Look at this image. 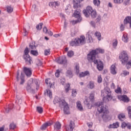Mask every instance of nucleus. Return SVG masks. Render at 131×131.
<instances>
[{
  "label": "nucleus",
  "instance_id": "obj_11",
  "mask_svg": "<svg viewBox=\"0 0 131 131\" xmlns=\"http://www.w3.org/2000/svg\"><path fill=\"white\" fill-rule=\"evenodd\" d=\"M74 127H75V124L73 121H71L69 125L66 126V129L67 131H73Z\"/></svg>",
  "mask_w": 131,
  "mask_h": 131
},
{
  "label": "nucleus",
  "instance_id": "obj_61",
  "mask_svg": "<svg viewBox=\"0 0 131 131\" xmlns=\"http://www.w3.org/2000/svg\"><path fill=\"white\" fill-rule=\"evenodd\" d=\"M101 20V16L98 15L96 18L97 22H100V20Z\"/></svg>",
  "mask_w": 131,
  "mask_h": 131
},
{
  "label": "nucleus",
  "instance_id": "obj_34",
  "mask_svg": "<svg viewBox=\"0 0 131 131\" xmlns=\"http://www.w3.org/2000/svg\"><path fill=\"white\" fill-rule=\"evenodd\" d=\"M49 5L50 7H56V6H59V4L58 3V2H50Z\"/></svg>",
  "mask_w": 131,
  "mask_h": 131
},
{
  "label": "nucleus",
  "instance_id": "obj_57",
  "mask_svg": "<svg viewBox=\"0 0 131 131\" xmlns=\"http://www.w3.org/2000/svg\"><path fill=\"white\" fill-rule=\"evenodd\" d=\"M113 46L114 48H115L117 46V41L116 40L113 43Z\"/></svg>",
  "mask_w": 131,
  "mask_h": 131
},
{
  "label": "nucleus",
  "instance_id": "obj_43",
  "mask_svg": "<svg viewBox=\"0 0 131 131\" xmlns=\"http://www.w3.org/2000/svg\"><path fill=\"white\" fill-rule=\"evenodd\" d=\"M7 11L8 13H12L13 12V8H12L11 6H7Z\"/></svg>",
  "mask_w": 131,
  "mask_h": 131
},
{
  "label": "nucleus",
  "instance_id": "obj_31",
  "mask_svg": "<svg viewBox=\"0 0 131 131\" xmlns=\"http://www.w3.org/2000/svg\"><path fill=\"white\" fill-rule=\"evenodd\" d=\"M81 20H82V18H77V20H72L71 22L72 23L73 25H75V24H77V23H79V22H81Z\"/></svg>",
  "mask_w": 131,
  "mask_h": 131
},
{
  "label": "nucleus",
  "instance_id": "obj_58",
  "mask_svg": "<svg viewBox=\"0 0 131 131\" xmlns=\"http://www.w3.org/2000/svg\"><path fill=\"white\" fill-rule=\"evenodd\" d=\"M127 124H126V123H125V122H123L122 123L121 127H122V128H124V127L127 126Z\"/></svg>",
  "mask_w": 131,
  "mask_h": 131
},
{
  "label": "nucleus",
  "instance_id": "obj_40",
  "mask_svg": "<svg viewBox=\"0 0 131 131\" xmlns=\"http://www.w3.org/2000/svg\"><path fill=\"white\" fill-rule=\"evenodd\" d=\"M43 25V24H42V23H39V24L36 26V29H37V30H41Z\"/></svg>",
  "mask_w": 131,
  "mask_h": 131
},
{
  "label": "nucleus",
  "instance_id": "obj_9",
  "mask_svg": "<svg viewBox=\"0 0 131 131\" xmlns=\"http://www.w3.org/2000/svg\"><path fill=\"white\" fill-rule=\"evenodd\" d=\"M61 103L62 106H63V112L64 114H70V110L68 104L66 103L65 100H61Z\"/></svg>",
  "mask_w": 131,
  "mask_h": 131
},
{
  "label": "nucleus",
  "instance_id": "obj_36",
  "mask_svg": "<svg viewBox=\"0 0 131 131\" xmlns=\"http://www.w3.org/2000/svg\"><path fill=\"white\" fill-rule=\"evenodd\" d=\"M65 92L66 93H68V92H69V90H70V84L68 83L67 84L65 87Z\"/></svg>",
  "mask_w": 131,
  "mask_h": 131
},
{
  "label": "nucleus",
  "instance_id": "obj_44",
  "mask_svg": "<svg viewBox=\"0 0 131 131\" xmlns=\"http://www.w3.org/2000/svg\"><path fill=\"white\" fill-rule=\"evenodd\" d=\"M31 54H32V55H33V56H37L38 55V52H37V51L31 50Z\"/></svg>",
  "mask_w": 131,
  "mask_h": 131
},
{
  "label": "nucleus",
  "instance_id": "obj_47",
  "mask_svg": "<svg viewBox=\"0 0 131 131\" xmlns=\"http://www.w3.org/2000/svg\"><path fill=\"white\" fill-rule=\"evenodd\" d=\"M9 126L10 129H14V128H16V125L13 123H11Z\"/></svg>",
  "mask_w": 131,
  "mask_h": 131
},
{
  "label": "nucleus",
  "instance_id": "obj_37",
  "mask_svg": "<svg viewBox=\"0 0 131 131\" xmlns=\"http://www.w3.org/2000/svg\"><path fill=\"white\" fill-rule=\"evenodd\" d=\"M95 36H97L98 40H101V33L99 32H96L95 33Z\"/></svg>",
  "mask_w": 131,
  "mask_h": 131
},
{
  "label": "nucleus",
  "instance_id": "obj_54",
  "mask_svg": "<svg viewBox=\"0 0 131 131\" xmlns=\"http://www.w3.org/2000/svg\"><path fill=\"white\" fill-rule=\"evenodd\" d=\"M127 111L128 112V114H131V106H128L127 107Z\"/></svg>",
  "mask_w": 131,
  "mask_h": 131
},
{
  "label": "nucleus",
  "instance_id": "obj_55",
  "mask_svg": "<svg viewBox=\"0 0 131 131\" xmlns=\"http://www.w3.org/2000/svg\"><path fill=\"white\" fill-rule=\"evenodd\" d=\"M115 92L117 94H118V93H121V89H120V88H118L116 90H115Z\"/></svg>",
  "mask_w": 131,
  "mask_h": 131
},
{
  "label": "nucleus",
  "instance_id": "obj_56",
  "mask_svg": "<svg viewBox=\"0 0 131 131\" xmlns=\"http://www.w3.org/2000/svg\"><path fill=\"white\" fill-rule=\"evenodd\" d=\"M32 10H33V11H37V8H36V5L35 4L33 5Z\"/></svg>",
  "mask_w": 131,
  "mask_h": 131
},
{
  "label": "nucleus",
  "instance_id": "obj_39",
  "mask_svg": "<svg viewBox=\"0 0 131 131\" xmlns=\"http://www.w3.org/2000/svg\"><path fill=\"white\" fill-rule=\"evenodd\" d=\"M122 40L124 42H127V41H128V38H127V36L123 35L122 37Z\"/></svg>",
  "mask_w": 131,
  "mask_h": 131
},
{
  "label": "nucleus",
  "instance_id": "obj_15",
  "mask_svg": "<svg viewBox=\"0 0 131 131\" xmlns=\"http://www.w3.org/2000/svg\"><path fill=\"white\" fill-rule=\"evenodd\" d=\"M23 57L27 64L29 63L30 65V64H31V63H32V59L31 58V57H30V56L24 55Z\"/></svg>",
  "mask_w": 131,
  "mask_h": 131
},
{
  "label": "nucleus",
  "instance_id": "obj_42",
  "mask_svg": "<svg viewBox=\"0 0 131 131\" xmlns=\"http://www.w3.org/2000/svg\"><path fill=\"white\" fill-rule=\"evenodd\" d=\"M74 55V52L73 51H69L68 52V57H70V58H71Z\"/></svg>",
  "mask_w": 131,
  "mask_h": 131
},
{
  "label": "nucleus",
  "instance_id": "obj_32",
  "mask_svg": "<svg viewBox=\"0 0 131 131\" xmlns=\"http://www.w3.org/2000/svg\"><path fill=\"white\" fill-rule=\"evenodd\" d=\"M60 102V104H62V102H61V99H60V98L56 97L55 98L54 101H53V103L54 104H56L58 103H59Z\"/></svg>",
  "mask_w": 131,
  "mask_h": 131
},
{
  "label": "nucleus",
  "instance_id": "obj_10",
  "mask_svg": "<svg viewBox=\"0 0 131 131\" xmlns=\"http://www.w3.org/2000/svg\"><path fill=\"white\" fill-rule=\"evenodd\" d=\"M24 77H25L24 74H23V73H21V75L20 76V72H19V70H18L17 72V75H16L17 81H19L20 78L21 79L20 84H23V83H24V82H25Z\"/></svg>",
  "mask_w": 131,
  "mask_h": 131
},
{
  "label": "nucleus",
  "instance_id": "obj_27",
  "mask_svg": "<svg viewBox=\"0 0 131 131\" xmlns=\"http://www.w3.org/2000/svg\"><path fill=\"white\" fill-rule=\"evenodd\" d=\"M66 76H68V77H69V78H72L73 76L72 71L70 70H68L66 72Z\"/></svg>",
  "mask_w": 131,
  "mask_h": 131
},
{
  "label": "nucleus",
  "instance_id": "obj_2",
  "mask_svg": "<svg viewBox=\"0 0 131 131\" xmlns=\"http://www.w3.org/2000/svg\"><path fill=\"white\" fill-rule=\"evenodd\" d=\"M39 81L36 79H31L28 82L26 90L29 93H34L35 90H38L39 88Z\"/></svg>",
  "mask_w": 131,
  "mask_h": 131
},
{
  "label": "nucleus",
  "instance_id": "obj_60",
  "mask_svg": "<svg viewBox=\"0 0 131 131\" xmlns=\"http://www.w3.org/2000/svg\"><path fill=\"white\" fill-rule=\"evenodd\" d=\"M43 31L45 32V33H48V29L47 28V27H45L43 28Z\"/></svg>",
  "mask_w": 131,
  "mask_h": 131
},
{
  "label": "nucleus",
  "instance_id": "obj_12",
  "mask_svg": "<svg viewBox=\"0 0 131 131\" xmlns=\"http://www.w3.org/2000/svg\"><path fill=\"white\" fill-rule=\"evenodd\" d=\"M56 61L58 64H66V63H67V59H66V57L62 56L60 58H57Z\"/></svg>",
  "mask_w": 131,
  "mask_h": 131
},
{
  "label": "nucleus",
  "instance_id": "obj_48",
  "mask_svg": "<svg viewBox=\"0 0 131 131\" xmlns=\"http://www.w3.org/2000/svg\"><path fill=\"white\" fill-rule=\"evenodd\" d=\"M97 82L98 83H101V82H102V76H101V75L98 76Z\"/></svg>",
  "mask_w": 131,
  "mask_h": 131
},
{
  "label": "nucleus",
  "instance_id": "obj_46",
  "mask_svg": "<svg viewBox=\"0 0 131 131\" xmlns=\"http://www.w3.org/2000/svg\"><path fill=\"white\" fill-rule=\"evenodd\" d=\"M94 98H95V95H94V94H91L89 97V99L91 102H94Z\"/></svg>",
  "mask_w": 131,
  "mask_h": 131
},
{
  "label": "nucleus",
  "instance_id": "obj_1",
  "mask_svg": "<svg viewBox=\"0 0 131 131\" xmlns=\"http://www.w3.org/2000/svg\"><path fill=\"white\" fill-rule=\"evenodd\" d=\"M97 111L99 113H103L102 117L103 119H108L109 118V111L108 107L106 106V103L104 102L97 103Z\"/></svg>",
  "mask_w": 131,
  "mask_h": 131
},
{
  "label": "nucleus",
  "instance_id": "obj_30",
  "mask_svg": "<svg viewBox=\"0 0 131 131\" xmlns=\"http://www.w3.org/2000/svg\"><path fill=\"white\" fill-rule=\"evenodd\" d=\"M12 109H13V104L9 105L5 109V112L6 113H9Z\"/></svg>",
  "mask_w": 131,
  "mask_h": 131
},
{
  "label": "nucleus",
  "instance_id": "obj_62",
  "mask_svg": "<svg viewBox=\"0 0 131 131\" xmlns=\"http://www.w3.org/2000/svg\"><path fill=\"white\" fill-rule=\"evenodd\" d=\"M24 36H26V35H27V34H28V32L26 31V29H24Z\"/></svg>",
  "mask_w": 131,
  "mask_h": 131
},
{
  "label": "nucleus",
  "instance_id": "obj_63",
  "mask_svg": "<svg viewBox=\"0 0 131 131\" xmlns=\"http://www.w3.org/2000/svg\"><path fill=\"white\" fill-rule=\"evenodd\" d=\"M60 80H61V83L62 84H64V83H65V79L62 78V79H61Z\"/></svg>",
  "mask_w": 131,
  "mask_h": 131
},
{
  "label": "nucleus",
  "instance_id": "obj_53",
  "mask_svg": "<svg viewBox=\"0 0 131 131\" xmlns=\"http://www.w3.org/2000/svg\"><path fill=\"white\" fill-rule=\"evenodd\" d=\"M30 49H31V50H34V49H36V46H35V45H31L30 44L29 45Z\"/></svg>",
  "mask_w": 131,
  "mask_h": 131
},
{
  "label": "nucleus",
  "instance_id": "obj_18",
  "mask_svg": "<svg viewBox=\"0 0 131 131\" xmlns=\"http://www.w3.org/2000/svg\"><path fill=\"white\" fill-rule=\"evenodd\" d=\"M73 16L75 17V18H77V19H80V18H82L80 16V10H75L74 14H73Z\"/></svg>",
  "mask_w": 131,
  "mask_h": 131
},
{
  "label": "nucleus",
  "instance_id": "obj_6",
  "mask_svg": "<svg viewBox=\"0 0 131 131\" xmlns=\"http://www.w3.org/2000/svg\"><path fill=\"white\" fill-rule=\"evenodd\" d=\"M83 14L84 15L85 17H89L91 15L92 18H96L97 17V12L95 10H93V7L91 6H88L86 9L83 10Z\"/></svg>",
  "mask_w": 131,
  "mask_h": 131
},
{
  "label": "nucleus",
  "instance_id": "obj_49",
  "mask_svg": "<svg viewBox=\"0 0 131 131\" xmlns=\"http://www.w3.org/2000/svg\"><path fill=\"white\" fill-rule=\"evenodd\" d=\"M75 69H76V73H77V74L79 73V66H78V64H77L76 65Z\"/></svg>",
  "mask_w": 131,
  "mask_h": 131
},
{
  "label": "nucleus",
  "instance_id": "obj_41",
  "mask_svg": "<svg viewBox=\"0 0 131 131\" xmlns=\"http://www.w3.org/2000/svg\"><path fill=\"white\" fill-rule=\"evenodd\" d=\"M29 49L28 48H26L24 51V56H29Z\"/></svg>",
  "mask_w": 131,
  "mask_h": 131
},
{
  "label": "nucleus",
  "instance_id": "obj_50",
  "mask_svg": "<svg viewBox=\"0 0 131 131\" xmlns=\"http://www.w3.org/2000/svg\"><path fill=\"white\" fill-rule=\"evenodd\" d=\"M60 72H61V71H60L59 70H56V72L55 73V76L56 77H59V76L60 75Z\"/></svg>",
  "mask_w": 131,
  "mask_h": 131
},
{
  "label": "nucleus",
  "instance_id": "obj_51",
  "mask_svg": "<svg viewBox=\"0 0 131 131\" xmlns=\"http://www.w3.org/2000/svg\"><path fill=\"white\" fill-rule=\"evenodd\" d=\"M114 3L115 4H121V3H123V0H114Z\"/></svg>",
  "mask_w": 131,
  "mask_h": 131
},
{
  "label": "nucleus",
  "instance_id": "obj_59",
  "mask_svg": "<svg viewBox=\"0 0 131 131\" xmlns=\"http://www.w3.org/2000/svg\"><path fill=\"white\" fill-rule=\"evenodd\" d=\"M123 74L125 76H126V75H128V74H129V72H128L126 71H123Z\"/></svg>",
  "mask_w": 131,
  "mask_h": 131
},
{
  "label": "nucleus",
  "instance_id": "obj_7",
  "mask_svg": "<svg viewBox=\"0 0 131 131\" xmlns=\"http://www.w3.org/2000/svg\"><path fill=\"white\" fill-rule=\"evenodd\" d=\"M84 43H85V37L84 36H80L79 38H75L74 41L70 42V46L77 47L84 45Z\"/></svg>",
  "mask_w": 131,
  "mask_h": 131
},
{
  "label": "nucleus",
  "instance_id": "obj_17",
  "mask_svg": "<svg viewBox=\"0 0 131 131\" xmlns=\"http://www.w3.org/2000/svg\"><path fill=\"white\" fill-rule=\"evenodd\" d=\"M110 71L111 73L113 75L116 74L117 73V72L116 71V67L115 66V64H112L110 68Z\"/></svg>",
  "mask_w": 131,
  "mask_h": 131
},
{
  "label": "nucleus",
  "instance_id": "obj_33",
  "mask_svg": "<svg viewBox=\"0 0 131 131\" xmlns=\"http://www.w3.org/2000/svg\"><path fill=\"white\" fill-rule=\"evenodd\" d=\"M36 111L40 114H41V113H42V112H43V109L41 106H37Z\"/></svg>",
  "mask_w": 131,
  "mask_h": 131
},
{
  "label": "nucleus",
  "instance_id": "obj_23",
  "mask_svg": "<svg viewBox=\"0 0 131 131\" xmlns=\"http://www.w3.org/2000/svg\"><path fill=\"white\" fill-rule=\"evenodd\" d=\"M45 95H47L50 99L53 98V93L51 92V90H47L46 92H45Z\"/></svg>",
  "mask_w": 131,
  "mask_h": 131
},
{
  "label": "nucleus",
  "instance_id": "obj_13",
  "mask_svg": "<svg viewBox=\"0 0 131 131\" xmlns=\"http://www.w3.org/2000/svg\"><path fill=\"white\" fill-rule=\"evenodd\" d=\"M118 99L119 100H121L123 102H125L126 103H128V102H129V99L126 95L118 96Z\"/></svg>",
  "mask_w": 131,
  "mask_h": 131
},
{
  "label": "nucleus",
  "instance_id": "obj_14",
  "mask_svg": "<svg viewBox=\"0 0 131 131\" xmlns=\"http://www.w3.org/2000/svg\"><path fill=\"white\" fill-rule=\"evenodd\" d=\"M24 72H25L26 75H27L28 77L31 76V74H32L31 70L27 67L24 68Z\"/></svg>",
  "mask_w": 131,
  "mask_h": 131
},
{
  "label": "nucleus",
  "instance_id": "obj_3",
  "mask_svg": "<svg viewBox=\"0 0 131 131\" xmlns=\"http://www.w3.org/2000/svg\"><path fill=\"white\" fill-rule=\"evenodd\" d=\"M101 97H102V100L105 103H107V102L112 100L113 98L112 92L109 88L106 87L103 90L101 91Z\"/></svg>",
  "mask_w": 131,
  "mask_h": 131
},
{
  "label": "nucleus",
  "instance_id": "obj_26",
  "mask_svg": "<svg viewBox=\"0 0 131 131\" xmlns=\"http://www.w3.org/2000/svg\"><path fill=\"white\" fill-rule=\"evenodd\" d=\"M88 89H91V90H93L95 88V83L93 81H90L89 84L87 85Z\"/></svg>",
  "mask_w": 131,
  "mask_h": 131
},
{
  "label": "nucleus",
  "instance_id": "obj_20",
  "mask_svg": "<svg viewBox=\"0 0 131 131\" xmlns=\"http://www.w3.org/2000/svg\"><path fill=\"white\" fill-rule=\"evenodd\" d=\"M85 76H90V72L86 71L79 74V77H84Z\"/></svg>",
  "mask_w": 131,
  "mask_h": 131
},
{
  "label": "nucleus",
  "instance_id": "obj_25",
  "mask_svg": "<svg viewBox=\"0 0 131 131\" xmlns=\"http://www.w3.org/2000/svg\"><path fill=\"white\" fill-rule=\"evenodd\" d=\"M61 128V124L60 122H57L54 125V129L59 130Z\"/></svg>",
  "mask_w": 131,
  "mask_h": 131
},
{
  "label": "nucleus",
  "instance_id": "obj_24",
  "mask_svg": "<svg viewBox=\"0 0 131 131\" xmlns=\"http://www.w3.org/2000/svg\"><path fill=\"white\" fill-rule=\"evenodd\" d=\"M50 125H51V123H46L41 126L40 129L44 130L48 126H50Z\"/></svg>",
  "mask_w": 131,
  "mask_h": 131
},
{
  "label": "nucleus",
  "instance_id": "obj_8",
  "mask_svg": "<svg viewBox=\"0 0 131 131\" xmlns=\"http://www.w3.org/2000/svg\"><path fill=\"white\" fill-rule=\"evenodd\" d=\"M90 63L94 62V64H97V69L99 71H102L103 69H104V66H103V62L101 61V60H98L97 59H94L92 61H89Z\"/></svg>",
  "mask_w": 131,
  "mask_h": 131
},
{
  "label": "nucleus",
  "instance_id": "obj_4",
  "mask_svg": "<svg viewBox=\"0 0 131 131\" xmlns=\"http://www.w3.org/2000/svg\"><path fill=\"white\" fill-rule=\"evenodd\" d=\"M119 59L121 60V62L122 65H125L127 69H129L131 67V60L128 62V56L127 53L125 51H123L119 56Z\"/></svg>",
  "mask_w": 131,
  "mask_h": 131
},
{
  "label": "nucleus",
  "instance_id": "obj_64",
  "mask_svg": "<svg viewBox=\"0 0 131 131\" xmlns=\"http://www.w3.org/2000/svg\"><path fill=\"white\" fill-rule=\"evenodd\" d=\"M91 24L92 25V26H93V27H95L96 26L95 21H91Z\"/></svg>",
  "mask_w": 131,
  "mask_h": 131
},
{
  "label": "nucleus",
  "instance_id": "obj_21",
  "mask_svg": "<svg viewBox=\"0 0 131 131\" xmlns=\"http://www.w3.org/2000/svg\"><path fill=\"white\" fill-rule=\"evenodd\" d=\"M117 127H119V123L117 122L108 126V128H117Z\"/></svg>",
  "mask_w": 131,
  "mask_h": 131
},
{
  "label": "nucleus",
  "instance_id": "obj_35",
  "mask_svg": "<svg viewBox=\"0 0 131 131\" xmlns=\"http://www.w3.org/2000/svg\"><path fill=\"white\" fill-rule=\"evenodd\" d=\"M93 4L94 6H97V7H99L100 6V4H101V2L100 0H94Z\"/></svg>",
  "mask_w": 131,
  "mask_h": 131
},
{
  "label": "nucleus",
  "instance_id": "obj_45",
  "mask_svg": "<svg viewBox=\"0 0 131 131\" xmlns=\"http://www.w3.org/2000/svg\"><path fill=\"white\" fill-rule=\"evenodd\" d=\"M36 64L37 66H41V65H42V62H41L39 59H37L36 60Z\"/></svg>",
  "mask_w": 131,
  "mask_h": 131
},
{
  "label": "nucleus",
  "instance_id": "obj_16",
  "mask_svg": "<svg viewBox=\"0 0 131 131\" xmlns=\"http://www.w3.org/2000/svg\"><path fill=\"white\" fill-rule=\"evenodd\" d=\"M81 2H83V0L74 1V9H77V8L80 7Z\"/></svg>",
  "mask_w": 131,
  "mask_h": 131
},
{
  "label": "nucleus",
  "instance_id": "obj_52",
  "mask_svg": "<svg viewBox=\"0 0 131 131\" xmlns=\"http://www.w3.org/2000/svg\"><path fill=\"white\" fill-rule=\"evenodd\" d=\"M45 56H48V55H50V49L45 50Z\"/></svg>",
  "mask_w": 131,
  "mask_h": 131
},
{
  "label": "nucleus",
  "instance_id": "obj_28",
  "mask_svg": "<svg viewBox=\"0 0 131 131\" xmlns=\"http://www.w3.org/2000/svg\"><path fill=\"white\" fill-rule=\"evenodd\" d=\"M118 118L121 121H123L124 119H125V115L123 114H120L118 115Z\"/></svg>",
  "mask_w": 131,
  "mask_h": 131
},
{
  "label": "nucleus",
  "instance_id": "obj_19",
  "mask_svg": "<svg viewBox=\"0 0 131 131\" xmlns=\"http://www.w3.org/2000/svg\"><path fill=\"white\" fill-rule=\"evenodd\" d=\"M128 23L129 24V27L131 28V17L127 16L124 20V24H127Z\"/></svg>",
  "mask_w": 131,
  "mask_h": 131
},
{
  "label": "nucleus",
  "instance_id": "obj_22",
  "mask_svg": "<svg viewBox=\"0 0 131 131\" xmlns=\"http://www.w3.org/2000/svg\"><path fill=\"white\" fill-rule=\"evenodd\" d=\"M84 103L85 105H86L88 109L92 108V104L89 103V99H88V98L85 97V101H84Z\"/></svg>",
  "mask_w": 131,
  "mask_h": 131
},
{
  "label": "nucleus",
  "instance_id": "obj_29",
  "mask_svg": "<svg viewBox=\"0 0 131 131\" xmlns=\"http://www.w3.org/2000/svg\"><path fill=\"white\" fill-rule=\"evenodd\" d=\"M77 107L78 110H79L80 111H83V108L81 105V103H80V101H78L77 102Z\"/></svg>",
  "mask_w": 131,
  "mask_h": 131
},
{
  "label": "nucleus",
  "instance_id": "obj_38",
  "mask_svg": "<svg viewBox=\"0 0 131 131\" xmlns=\"http://www.w3.org/2000/svg\"><path fill=\"white\" fill-rule=\"evenodd\" d=\"M76 95H77V92L75 89H72V96L75 98L76 97Z\"/></svg>",
  "mask_w": 131,
  "mask_h": 131
},
{
  "label": "nucleus",
  "instance_id": "obj_5",
  "mask_svg": "<svg viewBox=\"0 0 131 131\" xmlns=\"http://www.w3.org/2000/svg\"><path fill=\"white\" fill-rule=\"evenodd\" d=\"M104 52H105L104 49H101L100 48L92 50L87 55V59L89 62H93L94 59H96V56H97L98 54H100V53L103 54Z\"/></svg>",
  "mask_w": 131,
  "mask_h": 131
}]
</instances>
